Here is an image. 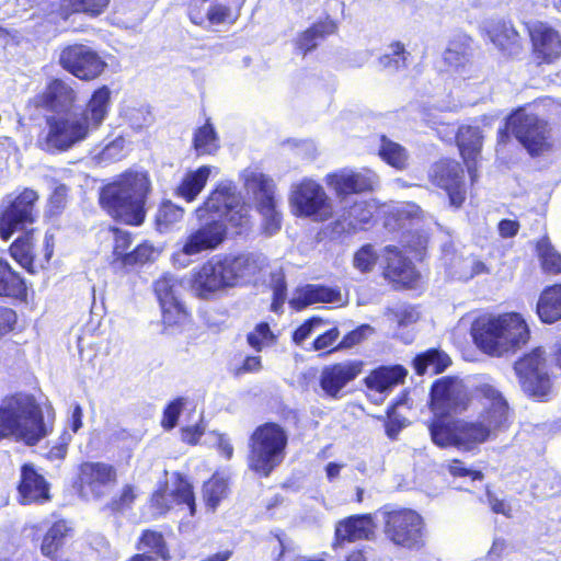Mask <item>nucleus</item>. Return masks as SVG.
<instances>
[{"label": "nucleus", "instance_id": "473e14b6", "mask_svg": "<svg viewBox=\"0 0 561 561\" xmlns=\"http://www.w3.org/2000/svg\"><path fill=\"white\" fill-rule=\"evenodd\" d=\"M0 297L19 302L28 297L26 279L4 259H0Z\"/></svg>", "mask_w": 561, "mask_h": 561}, {"label": "nucleus", "instance_id": "ddd939ff", "mask_svg": "<svg viewBox=\"0 0 561 561\" xmlns=\"http://www.w3.org/2000/svg\"><path fill=\"white\" fill-rule=\"evenodd\" d=\"M59 66L75 78L90 82L102 76L107 64L92 47L73 43L64 46L58 57Z\"/></svg>", "mask_w": 561, "mask_h": 561}, {"label": "nucleus", "instance_id": "69168bd1", "mask_svg": "<svg viewBox=\"0 0 561 561\" xmlns=\"http://www.w3.org/2000/svg\"><path fill=\"white\" fill-rule=\"evenodd\" d=\"M409 425V421L405 416L401 415L393 410V407H387L386 419H385V433L391 440L398 438L400 432Z\"/></svg>", "mask_w": 561, "mask_h": 561}, {"label": "nucleus", "instance_id": "603ef678", "mask_svg": "<svg viewBox=\"0 0 561 561\" xmlns=\"http://www.w3.org/2000/svg\"><path fill=\"white\" fill-rule=\"evenodd\" d=\"M139 491L136 485L131 483L124 484L121 490L111 497L106 503L105 508L114 516L122 515L127 511L133 510Z\"/></svg>", "mask_w": 561, "mask_h": 561}, {"label": "nucleus", "instance_id": "a878e982", "mask_svg": "<svg viewBox=\"0 0 561 561\" xmlns=\"http://www.w3.org/2000/svg\"><path fill=\"white\" fill-rule=\"evenodd\" d=\"M227 229L219 219L206 220L184 239L181 252L187 256L216 249L226 239Z\"/></svg>", "mask_w": 561, "mask_h": 561}, {"label": "nucleus", "instance_id": "9b49d317", "mask_svg": "<svg viewBox=\"0 0 561 561\" xmlns=\"http://www.w3.org/2000/svg\"><path fill=\"white\" fill-rule=\"evenodd\" d=\"M291 214L323 222L333 216V206L324 187L313 179L304 178L293 185L289 194Z\"/></svg>", "mask_w": 561, "mask_h": 561}, {"label": "nucleus", "instance_id": "5fc2aeb1", "mask_svg": "<svg viewBox=\"0 0 561 561\" xmlns=\"http://www.w3.org/2000/svg\"><path fill=\"white\" fill-rule=\"evenodd\" d=\"M154 248L147 241L137 244L128 253L122 255V261L116 267L134 268L142 266L153 260Z\"/></svg>", "mask_w": 561, "mask_h": 561}, {"label": "nucleus", "instance_id": "cd10ccee", "mask_svg": "<svg viewBox=\"0 0 561 561\" xmlns=\"http://www.w3.org/2000/svg\"><path fill=\"white\" fill-rule=\"evenodd\" d=\"M382 276L402 288H412L419 280L413 263L396 245L383 249Z\"/></svg>", "mask_w": 561, "mask_h": 561}, {"label": "nucleus", "instance_id": "680f3d73", "mask_svg": "<svg viewBox=\"0 0 561 561\" xmlns=\"http://www.w3.org/2000/svg\"><path fill=\"white\" fill-rule=\"evenodd\" d=\"M379 259L374 245L366 243L362 245L353 256V266L360 273H369L374 270Z\"/></svg>", "mask_w": 561, "mask_h": 561}, {"label": "nucleus", "instance_id": "de8ad7c7", "mask_svg": "<svg viewBox=\"0 0 561 561\" xmlns=\"http://www.w3.org/2000/svg\"><path fill=\"white\" fill-rule=\"evenodd\" d=\"M378 157L391 168L402 171L409 164L408 150L400 144L389 139L386 135H381Z\"/></svg>", "mask_w": 561, "mask_h": 561}, {"label": "nucleus", "instance_id": "20e7f679", "mask_svg": "<svg viewBox=\"0 0 561 561\" xmlns=\"http://www.w3.org/2000/svg\"><path fill=\"white\" fill-rule=\"evenodd\" d=\"M473 396L478 401H485L480 419L460 421L459 449L471 451L491 436L510 426L511 407L504 394L491 380L480 381L473 386Z\"/></svg>", "mask_w": 561, "mask_h": 561}, {"label": "nucleus", "instance_id": "58836bf2", "mask_svg": "<svg viewBox=\"0 0 561 561\" xmlns=\"http://www.w3.org/2000/svg\"><path fill=\"white\" fill-rule=\"evenodd\" d=\"M450 365L451 358L449 355L436 347L419 353L412 360V367L417 376H423L428 371L433 375H438Z\"/></svg>", "mask_w": 561, "mask_h": 561}, {"label": "nucleus", "instance_id": "a19ab883", "mask_svg": "<svg viewBox=\"0 0 561 561\" xmlns=\"http://www.w3.org/2000/svg\"><path fill=\"white\" fill-rule=\"evenodd\" d=\"M209 175L210 168L207 165H202L195 171L187 173L175 188V195L182 197L187 203L194 202L204 190Z\"/></svg>", "mask_w": 561, "mask_h": 561}, {"label": "nucleus", "instance_id": "bf43d9fd", "mask_svg": "<svg viewBox=\"0 0 561 561\" xmlns=\"http://www.w3.org/2000/svg\"><path fill=\"white\" fill-rule=\"evenodd\" d=\"M389 47L391 53L381 55L378 58L379 65L385 69L399 70L405 68L410 53L407 51L404 44L400 41H393Z\"/></svg>", "mask_w": 561, "mask_h": 561}, {"label": "nucleus", "instance_id": "37998d69", "mask_svg": "<svg viewBox=\"0 0 561 561\" xmlns=\"http://www.w3.org/2000/svg\"><path fill=\"white\" fill-rule=\"evenodd\" d=\"M164 330L181 329L192 321V311L181 298L159 306Z\"/></svg>", "mask_w": 561, "mask_h": 561}, {"label": "nucleus", "instance_id": "393cba45", "mask_svg": "<svg viewBox=\"0 0 561 561\" xmlns=\"http://www.w3.org/2000/svg\"><path fill=\"white\" fill-rule=\"evenodd\" d=\"M16 500L21 505H43L51 501L50 483L33 463H23L16 484Z\"/></svg>", "mask_w": 561, "mask_h": 561}, {"label": "nucleus", "instance_id": "774afa93", "mask_svg": "<svg viewBox=\"0 0 561 561\" xmlns=\"http://www.w3.org/2000/svg\"><path fill=\"white\" fill-rule=\"evenodd\" d=\"M234 206L226 214L227 220L234 227H244L250 221V206L239 196L233 203Z\"/></svg>", "mask_w": 561, "mask_h": 561}, {"label": "nucleus", "instance_id": "bb28decb", "mask_svg": "<svg viewBox=\"0 0 561 561\" xmlns=\"http://www.w3.org/2000/svg\"><path fill=\"white\" fill-rule=\"evenodd\" d=\"M256 184V210L263 216L262 230L266 236H273L282 228L283 216L276 208L275 184L264 174L254 178Z\"/></svg>", "mask_w": 561, "mask_h": 561}, {"label": "nucleus", "instance_id": "c85d7f7f", "mask_svg": "<svg viewBox=\"0 0 561 561\" xmlns=\"http://www.w3.org/2000/svg\"><path fill=\"white\" fill-rule=\"evenodd\" d=\"M408 370L399 364L381 365L371 369L363 379L365 387L377 393H389L399 385L404 383Z\"/></svg>", "mask_w": 561, "mask_h": 561}, {"label": "nucleus", "instance_id": "4c0bfd02", "mask_svg": "<svg viewBox=\"0 0 561 561\" xmlns=\"http://www.w3.org/2000/svg\"><path fill=\"white\" fill-rule=\"evenodd\" d=\"M446 417L434 419L428 422V431L433 443L440 447H456L459 449L460 420H445Z\"/></svg>", "mask_w": 561, "mask_h": 561}, {"label": "nucleus", "instance_id": "a18cd8bd", "mask_svg": "<svg viewBox=\"0 0 561 561\" xmlns=\"http://www.w3.org/2000/svg\"><path fill=\"white\" fill-rule=\"evenodd\" d=\"M263 368V358L259 353L244 354L242 351L233 353L227 364V369L233 378L255 375L261 373Z\"/></svg>", "mask_w": 561, "mask_h": 561}, {"label": "nucleus", "instance_id": "49530a36", "mask_svg": "<svg viewBox=\"0 0 561 561\" xmlns=\"http://www.w3.org/2000/svg\"><path fill=\"white\" fill-rule=\"evenodd\" d=\"M170 493L173 504L179 506L185 505L191 517L196 515L197 505L194 486L181 472L173 473V489Z\"/></svg>", "mask_w": 561, "mask_h": 561}, {"label": "nucleus", "instance_id": "f257e3e1", "mask_svg": "<svg viewBox=\"0 0 561 561\" xmlns=\"http://www.w3.org/2000/svg\"><path fill=\"white\" fill-rule=\"evenodd\" d=\"M111 96V89L103 84L93 90L79 113L46 115L45 128L38 133L36 146L47 153H56L85 140L107 117Z\"/></svg>", "mask_w": 561, "mask_h": 561}, {"label": "nucleus", "instance_id": "09e8293b", "mask_svg": "<svg viewBox=\"0 0 561 561\" xmlns=\"http://www.w3.org/2000/svg\"><path fill=\"white\" fill-rule=\"evenodd\" d=\"M535 251L545 273L561 274V254L554 249L548 236H542L537 240Z\"/></svg>", "mask_w": 561, "mask_h": 561}, {"label": "nucleus", "instance_id": "0e129e2a", "mask_svg": "<svg viewBox=\"0 0 561 561\" xmlns=\"http://www.w3.org/2000/svg\"><path fill=\"white\" fill-rule=\"evenodd\" d=\"M184 407V399L178 397L171 400L163 409L160 425L164 431L173 430L179 422Z\"/></svg>", "mask_w": 561, "mask_h": 561}, {"label": "nucleus", "instance_id": "1a4fd4ad", "mask_svg": "<svg viewBox=\"0 0 561 561\" xmlns=\"http://www.w3.org/2000/svg\"><path fill=\"white\" fill-rule=\"evenodd\" d=\"M380 514L383 537L389 543L409 551H420L425 547L426 523L419 512L385 505Z\"/></svg>", "mask_w": 561, "mask_h": 561}, {"label": "nucleus", "instance_id": "39448f33", "mask_svg": "<svg viewBox=\"0 0 561 561\" xmlns=\"http://www.w3.org/2000/svg\"><path fill=\"white\" fill-rule=\"evenodd\" d=\"M472 335L477 346L491 356L515 353L530 340V330L518 312L484 316L476 320Z\"/></svg>", "mask_w": 561, "mask_h": 561}, {"label": "nucleus", "instance_id": "0eeeda50", "mask_svg": "<svg viewBox=\"0 0 561 561\" xmlns=\"http://www.w3.org/2000/svg\"><path fill=\"white\" fill-rule=\"evenodd\" d=\"M51 430L33 394L15 392L3 398L0 404V442L15 436L34 446Z\"/></svg>", "mask_w": 561, "mask_h": 561}, {"label": "nucleus", "instance_id": "5701e85b", "mask_svg": "<svg viewBox=\"0 0 561 561\" xmlns=\"http://www.w3.org/2000/svg\"><path fill=\"white\" fill-rule=\"evenodd\" d=\"M527 32L537 65H550L561 57V36L550 24L537 21L527 25Z\"/></svg>", "mask_w": 561, "mask_h": 561}, {"label": "nucleus", "instance_id": "f8f14e48", "mask_svg": "<svg viewBox=\"0 0 561 561\" xmlns=\"http://www.w3.org/2000/svg\"><path fill=\"white\" fill-rule=\"evenodd\" d=\"M470 392L456 376H443L433 381L428 393V408L435 416L449 417L467 411L471 404Z\"/></svg>", "mask_w": 561, "mask_h": 561}, {"label": "nucleus", "instance_id": "79ce46f5", "mask_svg": "<svg viewBox=\"0 0 561 561\" xmlns=\"http://www.w3.org/2000/svg\"><path fill=\"white\" fill-rule=\"evenodd\" d=\"M34 248L32 231H26L9 247L11 257L30 274L36 273Z\"/></svg>", "mask_w": 561, "mask_h": 561}, {"label": "nucleus", "instance_id": "9d476101", "mask_svg": "<svg viewBox=\"0 0 561 561\" xmlns=\"http://www.w3.org/2000/svg\"><path fill=\"white\" fill-rule=\"evenodd\" d=\"M513 135L531 157H538L552 148L548 123L537 114L520 106L513 111L497 130V142L506 145Z\"/></svg>", "mask_w": 561, "mask_h": 561}, {"label": "nucleus", "instance_id": "ea45409f", "mask_svg": "<svg viewBox=\"0 0 561 561\" xmlns=\"http://www.w3.org/2000/svg\"><path fill=\"white\" fill-rule=\"evenodd\" d=\"M192 148L198 157L215 156L220 149V137L210 117L195 128L192 137Z\"/></svg>", "mask_w": 561, "mask_h": 561}, {"label": "nucleus", "instance_id": "3c124183", "mask_svg": "<svg viewBox=\"0 0 561 561\" xmlns=\"http://www.w3.org/2000/svg\"><path fill=\"white\" fill-rule=\"evenodd\" d=\"M136 548L140 549H149L154 553L156 557L160 558L162 561L171 560V552L168 547V543L164 539V536L161 531L153 529H144L137 540Z\"/></svg>", "mask_w": 561, "mask_h": 561}, {"label": "nucleus", "instance_id": "72a5a7b5", "mask_svg": "<svg viewBox=\"0 0 561 561\" xmlns=\"http://www.w3.org/2000/svg\"><path fill=\"white\" fill-rule=\"evenodd\" d=\"M536 313L545 324L561 321V283H553L542 288L536 304Z\"/></svg>", "mask_w": 561, "mask_h": 561}, {"label": "nucleus", "instance_id": "a211bd4d", "mask_svg": "<svg viewBox=\"0 0 561 561\" xmlns=\"http://www.w3.org/2000/svg\"><path fill=\"white\" fill-rule=\"evenodd\" d=\"M481 35L505 59L517 58L524 51V39L510 19L500 18L488 21Z\"/></svg>", "mask_w": 561, "mask_h": 561}, {"label": "nucleus", "instance_id": "4be33fe9", "mask_svg": "<svg viewBox=\"0 0 561 561\" xmlns=\"http://www.w3.org/2000/svg\"><path fill=\"white\" fill-rule=\"evenodd\" d=\"M378 181V175L369 169L362 171L341 169L328 173L324 178L325 184L333 191L337 198L373 192Z\"/></svg>", "mask_w": 561, "mask_h": 561}, {"label": "nucleus", "instance_id": "13d9d810", "mask_svg": "<svg viewBox=\"0 0 561 561\" xmlns=\"http://www.w3.org/2000/svg\"><path fill=\"white\" fill-rule=\"evenodd\" d=\"M149 507L158 517L165 516L173 508V502L167 480L159 482L149 496Z\"/></svg>", "mask_w": 561, "mask_h": 561}, {"label": "nucleus", "instance_id": "4468645a", "mask_svg": "<svg viewBox=\"0 0 561 561\" xmlns=\"http://www.w3.org/2000/svg\"><path fill=\"white\" fill-rule=\"evenodd\" d=\"M27 529L31 541L38 547L41 554L51 561L59 558L73 535L70 522L62 517L33 523Z\"/></svg>", "mask_w": 561, "mask_h": 561}, {"label": "nucleus", "instance_id": "7c9ffc66", "mask_svg": "<svg viewBox=\"0 0 561 561\" xmlns=\"http://www.w3.org/2000/svg\"><path fill=\"white\" fill-rule=\"evenodd\" d=\"M456 142L469 173L476 172L483 145L481 130L479 127L461 126L457 133Z\"/></svg>", "mask_w": 561, "mask_h": 561}, {"label": "nucleus", "instance_id": "2eb2a0df", "mask_svg": "<svg viewBox=\"0 0 561 561\" xmlns=\"http://www.w3.org/2000/svg\"><path fill=\"white\" fill-rule=\"evenodd\" d=\"M37 193L24 188L7 206L0 210V238L8 241L13 233L33 225L37 218L35 209Z\"/></svg>", "mask_w": 561, "mask_h": 561}, {"label": "nucleus", "instance_id": "864d4df0", "mask_svg": "<svg viewBox=\"0 0 561 561\" xmlns=\"http://www.w3.org/2000/svg\"><path fill=\"white\" fill-rule=\"evenodd\" d=\"M184 208L171 201H163L159 205L154 217V224L159 232H167L184 217Z\"/></svg>", "mask_w": 561, "mask_h": 561}, {"label": "nucleus", "instance_id": "6ab92c4d", "mask_svg": "<svg viewBox=\"0 0 561 561\" xmlns=\"http://www.w3.org/2000/svg\"><path fill=\"white\" fill-rule=\"evenodd\" d=\"M77 102V92L65 80L51 78L45 88L28 99L26 108L33 112H50L70 110Z\"/></svg>", "mask_w": 561, "mask_h": 561}, {"label": "nucleus", "instance_id": "6e6552de", "mask_svg": "<svg viewBox=\"0 0 561 561\" xmlns=\"http://www.w3.org/2000/svg\"><path fill=\"white\" fill-rule=\"evenodd\" d=\"M289 433L279 423L256 425L248 438L247 467L261 479L268 478L286 459Z\"/></svg>", "mask_w": 561, "mask_h": 561}, {"label": "nucleus", "instance_id": "dca6fc26", "mask_svg": "<svg viewBox=\"0 0 561 561\" xmlns=\"http://www.w3.org/2000/svg\"><path fill=\"white\" fill-rule=\"evenodd\" d=\"M431 183L446 192L449 205L460 208L466 202L467 191L463 181V169L454 159L443 158L436 161L430 172Z\"/></svg>", "mask_w": 561, "mask_h": 561}, {"label": "nucleus", "instance_id": "c03bdc74", "mask_svg": "<svg viewBox=\"0 0 561 561\" xmlns=\"http://www.w3.org/2000/svg\"><path fill=\"white\" fill-rule=\"evenodd\" d=\"M182 287V279L169 272L161 274L151 285L159 306L181 299Z\"/></svg>", "mask_w": 561, "mask_h": 561}, {"label": "nucleus", "instance_id": "6e6d98bb", "mask_svg": "<svg viewBox=\"0 0 561 561\" xmlns=\"http://www.w3.org/2000/svg\"><path fill=\"white\" fill-rule=\"evenodd\" d=\"M263 550L272 561H283L285 553L293 550L291 541L283 531L271 533L263 540Z\"/></svg>", "mask_w": 561, "mask_h": 561}, {"label": "nucleus", "instance_id": "f3484780", "mask_svg": "<svg viewBox=\"0 0 561 561\" xmlns=\"http://www.w3.org/2000/svg\"><path fill=\"white\" fill-rule=\"evenodd\" d=\"M117 481L116 468L102 461H83L77 468L72 488L81 497H100L101 488Z\"/></svg>", "mask_w": 561, "mask_h": 561}, {"label": "nucleus", "instance_id": "aec40b11", "mask_svg": "<svg viewBox=\"0 0 561 561\" xmlns=\"http://www.w3.org/2000/svg\"><path fill=\"white\" fill-rule=\"evenodd\" d=\"M365 363L360 359L336 362L322 367L319 386L324 396L339 400L344 396V388L353 382L363 371Z\"/></svg>", "mask_w": 561, "mask_h": 561}, {"label": "nucleus", "instance_id": "c756f323", "mask_svg": "<svg viewBox=\"0 0 561 561\" xmlns=\"http://www.w3.org/2000/svg\"><path fill=\"white\" fill-rule=\"evenodd\" d=\"M111 0H58L51 7L50 13L61 21H68L71 16L83 14L96 18L104 13Z\"/></svg>", "mask_w": 561, "mask_h": 561}, {"label": "nucleus", "instance_id": "c9c22d12", "mask_svg": "<svg viewBox=\"0 0 561 561\" xmlns=\"http://www.w3.org/2000/svg\"><path fill=\"white\" fill-rule=\"evenodd\" d=\"M230 494V478L215 471L202 485V499L208 512L215 513Z\"/></svg>", "mask_w": 561, "mask_h": 561}, {"label": "nucleus", "instance_id": "338daca9", "mask_svg": "<svg viewBox=\"0 0 561 561\" xmlns=\"http://www.w3.org/2000/svg\"><path fill=\"white\" fill-rule=\"evenodd\" d=\"M180 439L187 446H196L201 443L206 432V422L202 417L195 424L184 425L180 428Z\"/></svg>", "mask_w": 561, "mask_h": 561}, {"label": "nucleus", "instance_id": "052dcab7", "mask_svg": "<svg viewBox=\"0 0 561 561\" xmlns=\"http://www.w3.org/2000/svg\"><path fill=\"white\" fill-rule=\"evenodd\" d=\"M110 231L113 233L112 265L117 266L122 261V255L129 251L133 234L117 227H111Z\"/></svg>", "mask_w": 561, "mask_h": 561}, {"label": "nucleus", "instance_id": "7ed1b4c3", "mask_svg": "<svg viewBox=\"0 0 561 561\" xmlns=\"http://www.w3.org/2000/svg\"><path fill=\"white\" fill-rule=\"evenodd\" d=\"M149 192L150 180L146 172L126 170L101 187L99 204L113 219L140 226L146 218Z\"/></svg>", "mask_w": 561, "mask_h": 561}, {"label": "nucleus", "instance_id": "f704fd0d", "mask_svg": "<svg viewBox=\"0 0 561 561\" xmlns=\"http://www.w3.org/2000/svg\"><path fill=\"white\" fill-rule=\"evenodd\" d=\"M337 30L336 21L332 20L330 16L318 20L298 35L296 48L305 56L317 48L318 39H324L335 34Z\"/></svg>", "mask_w": 561, "mask_h": 561}, {"label": "nucleus", "instance_id": "f03ea898", "mask_svg": "<svg viewBox=\"0 0 561 561\" xmlns=\"http://www.w3.org/2000/svg\"><path fill=\"white\" fill-rule=\"evenodd\" d=\"M260 268L259 259L253 253L216 256L191 271L188 287L197 299L214 300L227 289L240 286Z\"/></svg>", "mask_w": 561, "mask_h": 561}, {"label": "nucleus", "instance_id": "412c9836", "mask_svg": "<svg viewBox=\"0 0 561 561\" xmlns=\"http://www.w3.org/2000/svg\"><path fill=\"white\" fill-rule=\"evenodd\" d=\"M208 2L209 0H201ZM247 0H234V4L214 2L203 14L199 8L188 11V19L192 24L207 31L228 30L234 25L241 16V10Z\"/></svg>", "mask_w": 561, "mask_h": 561}, {"label": "nucleus", "instance_id": "2f4dec72", "mask_svg": "<svg viewBox=\"0 0 561 561\" xmlns=\"http://www.w3.org/2000/svg\"><path fill=\"white\" fill-rule=\"evenodd\" d=\"M341 299L337 287L321 284H307L297 289L296 296L289 301L293 309L300 311L316 304H331Z\"/></svg>", "mask_w": 561, "mask_h": 561}, {"label": "nucleus", "instance_id": "e2e57ef3", "mask_svg": "<svg viewBox=\"0 0 561 561\" xmlns=\"http://www.w3.org/2000/svg\"><path fill=\"white\" fill-rule=\"evenodd\" d=\"M328 323V320L320 316H311L307 318L299 327L291 332V342L296 345L302 343L310 337L313 331Z\"/></svg>", "mask_w": 561, "mask_h": 561}, {"label": "nucleus", "instance_id": "e433bc0d", "mask_svg": "<svg viewBox=\"0 0 561 561\" xmlns=\"http://www.w3.org/2000/svg\"><path fill=\"white\" fill-rule=\"evenodd\" d=\"M237 195L232 187L227 185H218L205 198L202 205L196 208V216L203 219L206 215L217 214L225 215L231 209L237 199Z\"/></svg>", "mask_w": 561, "mask_h": 561}, {"label": "nucleus", "instance_id": "423d86ee", "mask_svg": "<svg viewBox=\"0 0 561 561\" xmlns=\"http://www.w3.org/2000/svg\"><path fill=\"white\" fill-rule=\"evenodd\" d=\"M522 392L531 401L548 402L554 396L553 380L561 377V345L549 356L542 346L523 353L513 364Z\"/></svg>", "mask_w": 561, "mask_h": 561}, {"label": "nucleus", "instance_id": "8fccbe9b", "mask_svg": "<svg viewBox=\"0 0 561 561\" xmlns=\"http://www.w3.org/2000/svg\"><path fill=\"white\" fill-rule=\"evenodd\" d=\"M245 341L255 353H261L263 350L273 347L278 343V334L272 330L268 322L261 321L254 325L252 331L247 333Z\"/></svg>", "mask_w": 561, "mask_h": 561}, {"label": "nucleus", "instance_id": "4d7b16f0", "mask_svg": "<svg viewBox=\"0 0 561 561\" xmlns=\"http://www.w3.org/2000/svg\"><path fill=\"white\" fill-rule=\"evenodd\" d=\"M340 337L341 331L339 327L333 325L313 339L310 350L313 352H320L321 355H330L340 352Z\"/></svg>", "mask_w": 561, "mask_h": 561}, {"label": "nucleus", "instance_id": "b1692460", "mask_svg": "<svg viewBox=\"0 0 561 561\" xmlns=\"http://www.w3.org/2000/svg\"><path fill=\"white\" fill-rule=\"evenodd\" d=\"M376 528V522L369 513L346 516L335 524L331 547L337 550L346 543L373 540Z\"/></svg>", "mask_w": 561, "mask_h": 561}]
</instances>
